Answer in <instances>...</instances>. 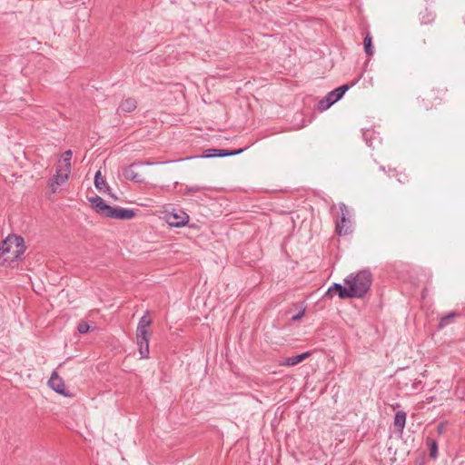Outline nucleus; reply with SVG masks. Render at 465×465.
<instances>
[{
  "instance_id": "nucleus-28",
  "label": "nucleus",
  "mask_w": 465,
  "mask_h": 465,
  "mask_svg": "<svg viewBox=\"0 0 465 465\" xmlns=\"http://www.w3.org/2000/svg\"><path fill=\"white\" fill-rule=\"evenodd\" d=\"M89 324L86 322H80L77 326V331L81 334H84L89 331Z\"/></svg>"
},
{
  "instance_id": "nucleus-21",
  "label": "nucleus",
  "mask_w": 465,
  "mask_h": 465,
  "mask_svg": "<svg viewBox=\"0 0 465 465\" xmlns=\"http://www.w3.org/2000/svg\"><path fill=\"white\" fill-rule=\"evenodd\" d=\"M11 252L12 253V240L11 235H9L5 240L2 242L0 244V258L5 254Z\"/></svg>"
},
{
  "instance_id": "nucleus-30",
  "label": "nucleus",
  "mask_w": 465,
  "mask_h": 465,
  "mask_svg": "<svg viewBox=\"0 0 465 465\" xmlns=\"http://www.w3.org/2000/svg\"><path fill=\"white\" fill-rule=\"evenodd\" d=\"M371 132L370 130L363 133V138L365 139V141L369 146H372V142L371 140H369V138H367V135L371 134Z\"/></svg>"
},
{
  "instance_id": "nucleus-25",
  "label": "nucleus",
  "mask_w": 465,
  "mask_h": 465,
  "mask_svg": "<svg viewBox=\"0 0 465 465\" xmlns=\"http://www.w3.org/2000/svg\"><path fill=\"white\" fill-rule=\"evenodd\" d=\"M208 190H211V188L208 187V186H198V185L189 186V185H185L184 194H192L193 193L202 192V191H208Z\"/></svg>"
},
{
  "instance_id": "nucleus-15",
  "label": "nucleus",
  "mask_w": 465,
  "mask_h": 465,
  "mask_svg": "<svg viewBox=\"0 0 465 465\" xmlns=\"http://www.w3.org/2000/svg\"><path fill=\"white\" fill-rule=\"evenodd\" d=\"M94 186L95 188L99 191V192H103V193H107L111 197H113L114 199H117L116 196H114L112 193H111V189H110V186L107 184L106 181L103 178L102 176V173H101V171L98 170L96 173H95V175H94Z\"/></svg>"
},
{
  "instance_id": "nucleus-12",
  "label": "nucleus",
  "mask_w": 465,
  "mask_h": 465,
  "mask_svg": "<svg viewBox=\"0 0 465 465\" xmlns=\"http://www.w3.org/2000/svg\"><path fill=\"white\" fill-rule=\"evenodd\" d=\"M69 173L63 170L61 166L56 168V173L48 181V187L54 193L57 186L64 183L68 179Z\"/></svg>"
},
{
  "instance_id": "nucleus-14",
  "label": "nucleus",
  "mask_w": 465,
  "mask_h": 465,
  "mask_svg": "<svg viewBox=\"0 0 465 465\" xmlns=\"http://www.w3.org/2000/svg\"><path fill=\"white\" fill-rule=\"evenodd\" d=\"M461 313L457 311L450 312L447 314L441 316L440 318L437 330H442L446 328L447 326L452 324L455 322L456 319L460 317Z\"/></svg>"
},
{
  "instance_id": "nucleus-3",
  "label": "nucleus",
  "mask_w": 465,
  "mask_h": 465,
  "mask_svg": "<svg viewBox=\"0 0 465 465\" xmlns=\"http://www.w3.org/2000/svg\"><path fill=\"white\" fill-rule=\"evenodd\" d=\"M340 216L335 222V232L339 236L348 235L352 232V222L351 213L344 203H339Z\"/></svg>"
},
{
  "instance_id": "nucleus-11",
  "label": "nucleus",
  "mask_w": 465,
  "mask_h": 465,
  "mask_svg": "<svg viewBox=\"0 0 465 465\" xmlns=\"http://www.w3.org/2000/svg\"><path fill=\"white\" fill-rule=\"evenodd\" d=\"M88 200H89V202L91 203L92 208L98 214L107 218V214H109V212H110L111 207H112L111 205L106 203L104 202V200L102 197L98 196V195L90 197Z\"/></svg>"
},
{
  "instance_id": "nucleus-31",
  "label": "nucleus",
  "mask_w": 465,
  "mask_h": 465,
  "mask_svg": "<svg viewBox=\"0 0 465 465\" xmlns=\"http://www.w3.org/2000/svg\"><path fill=\"white\" fill-rule=\"evenodd\" d=\"M443 430H444V426H443V424H440V425L438 426V432H439V433H442Z\"/></svg>"
},
{
  "instance_id": "nucleus-6",
  "label": "nucleus",
  "mask_w": 465,
  "mask_h": 465,
  "mask_svg": "<svg viewBox=\"0 0 465 465\" xmlns=\"http://www.w3.org/2000/svg\"><path fill=\"white\" fill-rule=\"evenodd\" d=\"M153 163L150 162H134L128 166L124 167L123 169V175L125 179L137 183H144L143 177L134 171V168L136 166L140 165H151Z\"/></svg>"
},
{
  "instance_id": "nucleus-1",
  "label": "nucleus",
  "mask_w": 465,
  "mask_h": 465,
  "mask_svg": "<svg viewBox=\"0 0 465 465\" xmlns=\"http://www.w3.org/2000/svg\"><path fill=\"white\" fill-rule=\"evenodd\" d=\"M344 284L353 292L351 294V299L363 298L372 284V274L370 270L351 273L344 279Z\"/></svg>"
},
{
  "instance_id": "nucleus-23",
  "label": "nucleus",
  "mask_w": 465,
  "mask_h": 465,
  "mask_svg": "<svg viewBox=\"0 0 465 465\" xmlns=\"http://www.w3.org/2000/svg\"><path fill=\"white\" fill-rule=\"evenodd\" d=\"M426 442L429 447L430 457L431 459L435 460L438 457V443H437V441L433 439L428 438Z\"/></svg>"
},
{
  "instance_id": "nucleus-13",
  "label": "nucleus",
  "mask_w": 465,
  "mask_h": 465,
  "mask_svg": "<svg viewBox=\"0 0 465 465\" xmlns=\"http://www.w3.org/2000/svg\"><path fill=\"white\" fill-rule=\"evenodd\" d=\"M48 385L51 389H53L55 392L64 395L69 396L66 393L65 385L64 380L57 374L56 371H54L49 381Z\"/></svg>"
},
{
  "instance_id": "nucleus-16",
  "label": "nucleus",
  "mask_w": 465,
  "mask_h": 465,
  "mask_svg": "<svg viewBox=\"0 0 465 465\" xmlns=\"http://www.w3.org/2000/svg\"><path fill=\"white\" fill-rule=\"evenodd\" d=\"M446 90L443 88H432L426 94L428 100H432L435 104H440L443 99Z\"/></svg>"
},
{
  "instance_id": "nucleus-10",
  "label": "nucleus",
  "mask_w": 465,
  "mask_h": 465,
  "mask_svg": "<svg viewBox=\"0 0 465 465\" xmlns=\"http://www.w3.org/2000/svg\"><path fill=\"white\" fill-rule=\"evenodd\" d=\"M135 212L132 209L112 206L109 214H107V218L116 220H131L135 216Z\"/></svg>"
},
{
  "instance_id": "nucleus-20",
  "label": "nucleus",
  "mask_w": 465,
  "mask_h": 465,
  "mask_svg": "<svg viewBox=\"0 0 465 465\" xmlns=\"http://www.w3.org/2000/svg\"><path fill=\"white\" fill-rule=\"evenodd\" d=\"M419 18L421 24L428 25L434 20L435 15L430 9L425 7L419 13Z\"/></svg>"
},
{
  "instance_id": "nucleus-4",
  "label": "nucleus",
  "mask_w": 465,
  "mask_h": 465,
  "mask_svg": "<svg viewBox=\"0 0 465 465\" xmlns=\"http://www.w3.org/2000/svg\"><path fill=\"white\" fill-rule=\"evenodd\" d=\"M352 84H342L334 90L328 93L326 96H324L322 99H321L318 103V110L319 111H325L329 109L333 104L341 100L345 93L350 89Z\"/></svg>"
},
{
  "instance_id": "nucleus-27",
  "label": "nucleus",
  "mask_w": 465,
  "mask_h": 465,
  "mask_svg": "<svg viewBox=\"0 0 465 465\" xmlns=\"http://www.w3.org/2000/svg\"><path fill=\"white\" fill-rule=\"evenodd\" d=\"M396 178L399 183H403V184L410 181V175L407 173H405L404 171L397 172Z\"/></svg>"
},
{
  "instance_id": "nucleus-17",
  "label": "nucleus",
  "mask_w": 465,
  "mask_h": 465,
  "mask_svg": "<svg viewBox=\"0 0 465 465\" xmlns=\"http://www.w3.org/2000/svg\"><path fill=\"white\" fill-rule=\"evenodd\" d=\"M311 355L310 351H305L302 354L293 355L291 357H287L283 362L281 363L282 366H295L298 363L302 362L305 359H307Z\"/></svg>"
},
{
  "instance_id": "nucleus-5",
  "label": "nucleus",
  "mask_w": 465,
  "mask_h": 465,
  "mask_svg": "<svg viewBox=\"0 0 465 465\" xmlns=\"http://www.w3.org/2000/svg\"><path fill=\"white\" fill-rule=\"evenodd\" d=\"M190 216L183 210L173 209L172 212L165 213L166 223L171 227L179 228L186 225L189 222Z\"/></svg>"
},
{
  "instance_id": "nucleus-2",
  "label": "nucleus",
  "mask_w": 465,
  "mask_h": 465,
  "mask_svg": "<svg viewBox=\"0 0 465 465\" xmlns=\"http://www.w3.org/2000/svg\"><path fill=\"white\" fill-rule=\"evenodd\" d=\"M152 324V320L149 317V312L146 311L144 314L140 318L136 329V342L141 359L149 358V339L150 331L148 328Z\"/></svg>"
},
{
  "instance_id": "nucleus-7",
  "label": "nucleus",
  "mask_w": 465,
  "mask_h": 465,
  "mask_svg": "<svg viewBox=\"0 0 465 465\" xmlns=\"http://www.w3.org/2000/svg\"><path fill=\"white\" fill-rule=\"evenodd\" d=\"M246 149H247V147L234 149V150L209 148V149L204 150L203 154L201 157L214 158V157L232 156V155H237V154L242 153Z\"/></svg>"
},
{
  "instance_id": "nucleus-29",
  "label": "nucleus",
  "mask_w": 465,
  "mask_h": 465,
  "mask_svg": "<svg viewBox=\"0 0 465 465\" xmlns=\"http://www.w3.org/2000/svg\"><path fill=\"white\" fill-rule=\"evenodd\" d=\"M304 313H305V309L303 308L298 313L292 316V321H293V322L299 321L300 319H302L303 317Z\"/></svg>"
},
{
  "instance_id": "nucleus-26",
  "label": "nucleus",
  "mask_w": 465,
  "mask_h": 465,
  "mask_svg": "<svg viewBox=\"0 0 465 465\" xmlns=\"http://www.w3.org/2000/svg\"><path fill=\"white\" fill-rule=\"evenodd\" d=\"M71 157H72V152L71 150H67L64 152V153L63 154V161L64 163V167H62L63 170H64L65 172L69 173L71 172Z\"/></svg>"
},
{
  "instance_id": "nucleus-9",
  "label": "nucleus",
  "mask_w": 465,
  "mask_h": 465,
  "mask_svg": "<svg viewBox=\"0 0 465 465\" xmlns=\"http://www.w3.org/2000/svg\"><path fill=\"white\" fill-rule=\"evenodd\" d=\"M336 292L340 299H351V294L353 292L352 290H350L349 286H343L341 283H333L329 287L324 297L332 299Z\"/></svg>"
},
{
  "instance_id": "nucleus-22",
  "label": "nucleus",
  "mask_w": 465,
  "mask_h": 465,
  "mask_svg": "<svg viewBox=\"0 0 465 465\" xmlns=\"http://www.w3.org/2000/svg\"><path fill=\"white\" fill-rule=\"evenodd\" d=\"M364 52L367 55L371 56L373 54L372 47V37L370 33H367L363 39Z\"/></svg>"
},
{
  "instance_id": "nucleus-19",
  "label": "nucleus",
  "mask_w": 465,
  "mask_h": 465,
  "mask_svg": "<svg viewBox=\"0 0 465 465\" xmlns=\"http://www.w3.org/2000/svg\"><path fill=\"white\" fill-rule=\"evenodd\" d=\"M137 107V102L134 98H126L124 100L118 107V111H122L124 113H132Z\"/></svg>"
},
{
  "instance_id": "nucleus-24",
  "label": "nucleus",
  "mask_w": 465,
  "mask_h": 465,
  "mask_svg": "<svg viewBox=\"0 0 465 465\" xmlns=\"http://www.w3.org/2000/svg\"><path fill=\"white\" fill-rule=\"evenodd\" d=\"M418 104L420 108L426 111L431 110L435 105L432 100L427 99V96L425 94L418 98Z\"/></svg>"
},
{
  "instance_id": "nucleus-8",
  "label": "nucleus",
  "mask_w": 465,
  "mask_h": 465,
  "mask_svg": "<svg viewBox=\"0 0 465 465\" xmlns=\"http://www.w3.org/2000/svg\"><path fill=\"white\" fill-rule=\"evenodd\" d=\"M12 260L11 262H17L24 255L26 247L25 245V240L22 236L12 234Z\"/></svg>"
},
{
  "instance_id": "nucleus-18",
  "label": "nucleus",
  "mask_w": 465,
  "mask_h": 465,
  "mask_svg": "<svg viewBox=\"0 0 465 465\" xmlns=\"http://www.w3.org/2000/svg\"><path fill=\"white\" fill-rule=\"evenodd\" d=\"M406 423V412L399 411L394 415L393 425L395 430L399 433H402Z\"/></svg>"
}]
</instances>
